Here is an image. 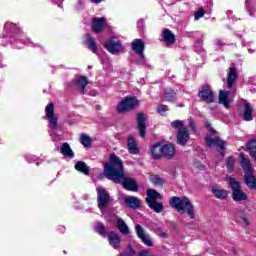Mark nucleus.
Returning <instances> with one entry per match:
<instances>
[{
	"mask_svg": "<svg viewBox=\"0 0 256 256\" xmlns=\"http://www.w3.org/2000/svg\"><path fill=\"white\" fill-rule=\"evenodd\" d=\"M104 173L107 179L114 181V183H122L123 187L127 191H133L137 193L139 186L133 178H124L125 171L123 170V161L115 154H111L109 157V163H104Z\"/></svg>",
	"mask_w": 256,
	"mask_h": 256,
	"instance_id": "obj_1",
	"label": "nucleus"
},
{
	"mask_svg": "<svg viewBox=\"0 0 256 256\" xmlns=\"http://www.w3.org/2000/svg\"><path fill=\"white\" fill-rule=\"evenodd\" d=\"M169 203L170 207L176 209V211H178V213H181V215L187 213L190 219H195V206L191 204L189 198L174 196L170 198Z\"/></svg>",
	"mask_w": 256,
	"mask_h": 256,
	"instance_id": "obj_2",
	"label": "nucleus"
},
{
	"mask_svg": "<svg viewBox=\"0 0 256 256\" xmlns=\"http://www.w3.org/2000/svg\"><path fill=\"white\" fill-rule=\"evenodd\" d=\"M96 191H97L98 207L101 213H105V211L107 210V205H109V203H111L113 199H111V195H109V192H107V190H105V188L101 186L97 187Z\"/></svg>",
	"mask_w": 256,
	"mask_h": 256,
	"instance_id": "obj_3",
	"label": "nucleus"
},
{
	"mask_svg": "<svg viewBox=\"0 0 256 256\" xmlns=\"http://www.w3.org/2000/svg\"><path fill=\"white\" fill-rule=\"evenodd\" d=\"M206 129L211 133V136L206 137L207 147H219V149H225L226 142L219 139L217 132L212 129L211 124H206Z\"/></svg>",
	"mask_w": 256,
	"mask_h": 256,
	"instance_id": "obj_4",
	"label": "nucleus"
},
{
	"mask_svg": "<svg viewBox=\"0 0 256 256\" xmlns=\"http://www.w3.org/2000/svg\"><path fill=\"white\" fill-rule=\"evenodd\" d=\"M228 184L232 189V198L234 201H247V194L241 191V185L235 178H228Z\"/></svg>",
	"mask_w": 256,
	"mask_h": 256,
	"instance_id": "obj_5",
	"label": "nucleus"
},
{
	"mask_svg": "<svg viewBox=\"0 0 256 256\" xmlns=\"http://www.w3.org/2000/svg\"><path fill=\"white\" fill-rule=\"evenodd\" d=\"M135 107H139V100L133 97H126L117 106V111L118 113H125V111H133Z\"/></svg>",
	"mask_w": 256,
	"mask_h": 256,
	"instance_id": "obj_6",
	"label": "nucleus"
},
{
	"mask_svg": "<svg viewBox=\"0 0 256 256\" xmlns=\"http://www.w3.org/2000/svg\"><path fill=\"white\" fill-rule=\"evenodd\" d=\"M105 46L109 53H112V55H118V53L123 51L121 41L115 37L110 38V40L106 42Z\"/></svg>",
	"mask_w": 256,
	"mask_h": 256,
	"instance_id": "obj_7",
	"label": "nucleus"
},
{
	"mask_svg": "<svg viewBox=\"0 0 256 256\" xmlns=\"http://www.w3.org/2000/svg\"><path fill=\"white\" fill-rule=\"evenodd\" d=\"M132 50L137 53L140 57L139 64L140 65H145V55L143 54V51H145V42L141 39H135L132 42Z\"/></svg>",
	"mask_w": 256,
	"mask_h": 256,
	"instance_id": "obj_8",
	"label": "nucleus"
},
{
	"mask_svg": "<svg viewBox=\"0 0 256 256\" xmlns=\"http://www.w3.org/2000/svg\"><path fill=\"white\" fill-rule=\"evenodd\" d=\"M46 117L49 121V127L52 130L57 129V117L55 116V104L50 103L45 108Z\"/></svg>",
	"mask_w": 256,
	"mask_h": 256,
	"instance_id": "obj_9",
	"label": "nucleus"
},
{
	"mask_svg": "<svg viewBox=\"0 0 256 256\" xmlns=\"http://www.w3.org/2000/svg\"><path fill=\"white\" fill-rule=\"evenodd\" d=\"M136 233L137 236L141 239V241L146 245L147 247H153V242L151 241V236L149 234L145 233V229L142 228L141 225H136Z\"/></svg>",
	"mask_w": 256,
	"mask_h": 256,
	"instance_id": "obj_10",
	"label": "nucleus"
},
{
	"mask_svg": "<svg viewBox=\"0 0 256 256\" xmlns=\"http://www.w3.org/2000/svg\"><path fill=\"white\" fill-rule=\"evenodd\" d=\"M137 123H138V131L140 133V136L145 138L146 135V129H147V115L140 112L137 115Z\"/></svg>",
	"mask_w": 256,
	"mask_h": 256,
	"instance_id": "obj_11",
	"label": "nucleus"
},
{
	"mask_svg": "<svg viewBox=\"0 0 256 256\" xmlns=\"http://www.w3.org/2000/svg\"><path fill=\"white\" fill-rule=\"evenodd\" d=\"M199 97H201L205 103H213V101H215V95L209 86H204L200 90Z\"/></svg>",
	"mask_w": 256,
	"mask_h": 256,
	"instance_id": "obj_12",
	"label": "nucleus"
},
{
	"mask_svg": "<svg viewBox=\"0 0 256 256\" xmlns=\"http://www.w3.org/2000/svg\"><path fill=\"white\" fill-rule=\"evenodd\" d=\"M122 199L130 209H139L141 207V200L135 196L124 195Z\"/></svg>",
	"mask_w": 256,
	"mask_h": 256,
	"instance_id": "obj_13",
	"label": "nucleus"
},
{
	"mask_svg": "<svg viewBox=\"0 0 256 256\" xmlns=\"http://www.w3.org/2000/svg\"><path fill=\"white\" fill-rule=\"evenodd\" d=\"M108 243L113 247V249H119L121 247V236L117 234L115 231H111L107 235Z\"/></svg>",
	"mask_w": 256,
	"mask_h": 256,
	"instance_id": "obj_14",
	"label": "nucleus"
},
{
	"mask_svg": "<svg viewBox=\"0 0 256 256\" xmlns=\"http://www.w3.org/2000/svg\"><path fill=\"white\" fill-rule=\"evenodd\" d=\"M187 141H189V130L187 128H181L178 131L177 143L179 145H187Z\"/></svg>",
	"mask_w": 256,
	"mask_h": 256,
	"instance_id": "obj_15",
	"label": "nucleus"
},
{
	"mask_svg": "<svg viewBox=\"0 0 256 256\" xmlns=\"http://www.w3.org/2000/svg\"><path fill=\"white\" fill-rule=\"evenodd\" d=\"M175 156V146L173 144H166L162 146V157L165 159H173Z\"/></svg>",
	"mask_w": 256,
	"mask_h": 256,
	"instance_id": "obj_16",
	"label": "nucleus"
},
{
	"mask_svg": "<svg viewBox=\"0 0 256 256\" xmlns=\"http://www.w3.org/2000/svg\"><path fill=\"white\" fill-rule=\"evenodd\" d=\"M105 18H94L92 21V31L94 33H101L105 27Z\"/></svg>",
	"mask_w": 256,
	"mask_h": 256,
	"instance_id": "obj_17",
	"label": "nucleus"
},
{
	"mask_svg": "<svg viewBox=\"0 0 256 256\" xmlns=\"http://www.w3.org/2000/svg\"><path fill=\"white\" fill-rule=\"evenodd\" d=\"M162 39L167 46L173 45V43H175V34L169 29H164L162 32Z\"/></svg>",
	"mask_w": 256,
	"mask_h": 256,
	"instance_id": "obj_18",
	"label": "nucleus"
},
{
	"mask_svg": "<svg viewBox=\"0 0 256 256\" xmlns=\"http://www.w3.org/2000/svg\"><path fill=\"white\" fill-rule=\"evenodd\" d=\"M229 91L220 90L219 92V103L224 105L226 109H229V105H231V99H229Z\"/></svg>",
	"mask_w": 256,
	"mask_h": 256,
	"instance_id": "obj_19",
	"label": "nucleus"
},
{
	"mask_svg": "<svg viewBox=\"0 0 256 256\" xmlns=\"http://www.w3.org/2000/svg\"><path fill=\"white\" fill-rule=\"evenodd\" d=\"M240 165L241 167L244 169L245 174L247 173H253V171H255L253 169V166H251V160H249V158H246L243 155H240Z\"/></svg>",
	"mask_w": 256,
	"mask_h": 256,
	"instance_id": "obj_20",
	"label": "nucleus"
},
{
	"mask_svg": "<svg viewBox=\"0 0 256 256\" xmlns=\"http://www.w3.org/2000/svg\"><path fill=\"white\" fill-rule=\"evenodd\" d=\"M212 193L213 195H215V197L217 199H221V200H225L227 199L229 193L227 192V190L225 189H222L221 187L219 186H213L212 187Z\"/></svg>",
	"mask_w": 256,
	"mask_h": 256,
	"instance_id": "obj_21",
	"label": "nucleus"
},
{
	"mask_svg": "<svg viewBox=\"0 0 256 256\" xmlns=\"http://www.w3.org/2000/svg\"><path fill=\"white\" fill-rule=\"evenodd\" d=\"M127 147L131 155H137V153H139V147H137V142L133 136L128 137Z\"/></svg>",
	"mask_w": 256,
	"mask_h": 256,
	"instance_id": "obj_22",
	"label": "nucleus"
},
{
	"mask_svg": "<svg viewBox=\"0 0 256 256\" xmlns=\"http://www.w3.org/2000/svg\"><path fill=\"white\" fill-rule=\"evenodd\" d=\"M153 159H161L163 157V146L161 143H156L151 148Z\"/></svg>",
	"mask_w": 256,
	"mask_h": 256,
	"instance_id": "obj_23",
	"label": "nucleus"
},
{
	"mask_svg": "<svg viewBox=\"0 0 256 256\" xmlns=\"http://www.w3.org/2000/svg\"><path fill=\"white\" fill-rule=\"evenodd\" d=\"M89 84V81L87 80V77L85 76H78L75 79V85L82 91V93H85V87Z\"/></svg>",
	"mask_w": 256,
	"mask_h": 256,
	"instance_id": "obj_24",
	"label": "nucleus"
},
{
	"mask_svg": "<svg viewBox=\"0 0 256 256\" xmlns=\"http://www.w3.org/2000/svg\"><path fill=\"white\" fill-rule=\"evenodd\" d=\"M4 31H5V37H11L13 33H16L17 31H19V27H17L16 24L14 23L7 22L4 25Z\"/></svg>",
	"mask_w": 256,
	"mask_h": 256,
	"instance_id": "obj_25",
	"label": "nucleus"
},
{
	"mask_svg": "<svg viewBox=\"0 0 256 256\" xmlns=\"http://www.w3.org/2000/svg\"><path fill=\"white\" fill-rule=\"evenodd\" d=\"M242 117L244 121H253V107H251V104H245Z\"/></svg>",
	"mask_w": 256,
	"mask_h": 256,
	"instance_id": "obj_26",
	"label": "nucleus"
},
{
	"mask_svg": "<svg viewBox=\"0 0 256 256\" xmlns=\"http://www.w3.org/2000/svg\"><path fill=\"white\" fill-rule=\"evenodd\" d=\"M157 199H163V196L153 189L147 191L146 203L157 201Z\"/></svg>",
	"mask_w": 256,
	"mask_h": 256,
	"instance_id": "obj_27",
	"label": "nucleus"
},
{
	"mask_svg": "<svg viewBox=\"0 0 256 256\" xmlns=\"http://www.w3.org/2000/svg\"><path fill=\"white\" fill-rule=\"evenodd\" d=\"M85 43L92 53H97V43L91 34H86Z\"/></svg>",
	"mask_w": 256,
	"mask_h": 256,
	"instance_id": "obj_28",
	"label": "nucleus"
},
{
	"mask_svg": "<svg viewBox=\"0 0 256 256\" xmlns=\"http://www.w3.org/2000/svg\"><path fill=\"white\" fill-rule=\"evenodd\" d=\"M236 79H237V69L232 67L228 72V78H227L228 89H231V87H233V83H235Z\"/></svg>",
	"mask_w": 256,
	"mask_h": 256,
	"instance_id": "obj_29",
	"label": "nucleus"
},
{
	"mask_svg": "<svg viewBox=\"0 0 256 256\" xmlns=\"http://www.w3.org/2000/svg\"><path fill=\"white\" fill-rule=\"evenodd\" d=\"M245 183L250 187V189H255L256 187V179L253 176V172H248L245 174Z\"/></svg>",
	"mask_w": 256,
	"mask_h": 256,
	"instance_id": "obj_30",
	"label": "nucleus"
},
{
	"mask_svg": "<svg viewBox=\"0 0 256 256\" xmlns=\"http://www.w3.org/2000/svg\"><path fill=\"white\" fill-rule=\"evenodd\" d=\"M147 203L150 209H152V211H154L155 213H163V210L165 209V207H163V203L161 202L154 201Z\"/></svg>",
	"mask_w": 256,
	"mask_h": 256,
	"instance_id": "obj_31",
	"label": "nucleus"
},
{
	"mask_svg": "<svg viewBox=\"0 0 256 256\" xmlns=\"http://www.w3.org/2000/svg\"><path fill=\"white\" fill-rule=\"evenodd\" d=\"M62 155H64V157H70L73 158L75 156V154L73 153V150L71 149V146H69L68 143H64L60 149Z\"/></svg>",
	"mask_w": 256,
	"mask_h": 256,
	"instance_id": "obj_32",
	"label": "nucleus"
},
{
	"mask_svg": "<svg viewBox=\"0 0 256 256\" xmlns=\"http://www.w3.org/2000/svg\"><path fill=\"white\" fill-rule=\"evenodd\" d=\"M75 169H76V171H79L80 173H84V175H89V167L83 161H78L75 164Z\"/></svg>",
	"mask_w": 256,
	"mask_h": 256,
	"instance_id": "obj_33",
	"label": "nucleus"
},
{
	"mask_svg": "<svg viewBox=\"0 0 256 256\" xmlns=\"http://www.w3.org/2000/svg\"><path fill=\"white\" fill-rule=\"evenodd\" d=\"M117 226L120 231V233H123V235H129V227L125 223V221L121 218H118L117 220Z\"/></svg>",
	"mask_w": 256,
	"mask_h": 256,
	"instance_id": "obj_34",
	"label": "nucleus"
},
{
	"mask_svg": "<svg viewBox=\"0 0 256 256\" xmlns=\"http://www.w3.org/2000/svg\"><path fill=\"white\" fill-rule=\"evenodd\" d=\"M164 99L172 103L173 101H175V99H177V93H175V91H173L172 89L168 88L165 90Z\"/></svg>",
	"mask_w": 256,
	"mask_h": 256,
	"instance_id": "obj_35",
	"label": "nucleus"
},
{
	"mask_svg": "<svg viewBox=\"0 0 256 256\" xmlns=\"http://www.w3.org/2000/svg\"><path fill=\"white\" fill-rule=\"evenodd\" d=\"M94 229H95L96 233H99V235H101V237H107V231H106L105 225H103V223H101V222L96 223Z\"/></svg>",
	"mask_w": 256,
	"mask_h": 256,
	"instance_id": "obj_36",
	"label": "nucleus"
},
{
	"mask_svg": "<svg viewBox=\"0 0 256 256\" xmlns=\"http://www.w3.org/2000/svg\"><path fill=\"white\" fill-rule=\"evenodd\" d=\"M247 149L251 155V157H253V159H255L256 161V140H252L247 144Z\"/></svg>",
	"mask_w": 256,
	"mask_h": 256,
	"instance_id": "obj_37",
	"label": "nucleus"
},
{
	"mask_svg": "<svg viewBox=\"0 0 256 256\" xmlns=\"http://www.w3.org/2000/svg\"><path fill=\"white\" fill-rule=\"evenodd\" d=\"M150 181L151 183H153V185H156L157 187H161V185H163L164 183V181L158 175H151Z\"/></svg>",
	"mask_w": 256,
	"mask_h": 256,
	"instance_id": "obj_38",
	"label": "nucleus"
},
{
	"mask_svg": "<svg viewBox=\"0 0 256 256\" xmlns=\"http://www.w3.org/2000/svg\"><path fill=\"white\" fill-rule=\"evenodd\" d=\"M80 142L82 145H84V147H89V145H91V138L86 134H82L80 136Z\"/></svg>",
	"mask_w": 256,
	"mask_h": 256,
	"instance_id": "obj_39",
	"label": "nucleus"
},
{
	"mask_svg": "<svg viewBox=\"0 0 256 256\" xmlns=\"http://www.w3.org/2000/svg\"><path fill=\"white\" fill-rule=\"evenodd\" d=\"M204 15H205V10L203 8H200L195 13V16H194L195 21H199V19H201V17H204Z\"/></svg>",
	"mask_w": 256,
	"mask_h": 256,
	"instance_id": "obj_40",
	"label": "nucleus"
},
{
	"mask_svg": "<svg viewBox=\"0 0 256 256\" xmlns=\"http://www.w3.org/2000/svg\"><path fill=\"white\" fill-rule=\"evenodd\" d=\"M171 127L173 129H179V127H183V121L175 120V121L171 122Z\"/></svg>",
	"mask_w": 256,
	"mask_h": 256,
	"instance_id": "obj_41",
	"label": "nucleus"
},
{
	"mask_svg": "<svg viewBox=\"0 0 256 256\" xmlns=\"http://www.w3.org/2000/svg\"><path fill=\"white\" fill-rule=\"evenodd\" d=\"M227 169H233V165H235V159L233 157H229L227 160Z\"/></svg>",
	"mask_w": 256,
	"mask_h": 256,
	"instance_id": "obj_42",
	"label": "nucleus"
},
{
	"mask_svg": "<svg viewBox=\"0 0 256 256\" xmlns=\"http://www.w3.org/2000/svg\"><path fill=\"white\" fill-rule=\"evenodd\" d=\"M132 255H135V251L133 249L129 248L128 252L122 253L119 256H132Z\"/></svg>",
	"mask_w": 256,
	"mask_h": 256,
	"instance_id": "obj_43",
	"label": "nucleus"
},
{
	"mask_svg": "<svg viewBox=\"0 0 256 256\" xmlns=\"http://www.w3.org/2000/svg\"><path fill=\"white\" fill-rule=\"evenodd\" d=\"M138 256H153V254L147 250H142L138 253Z\"/></svg>",
	"mask_w": 256,
	"mask_h": 256,
	"instance_id": "obj_44",
	"label": "nucleus"
},
{
	"mask_svg": "<svg viewBox=\"0 0 256 256\" xmlns=\"http://www.w3.org/2000/svg\"><path fill=\"white\" fill-rule=\"evenodd\" d=\"M158 237H162L163 239H167V237H169V235L165 231L160 230L158 232Z\"/></svg>",
	"mask_w": 256,
	"mask_h": 256,
	"instance_id": "obj_45",
	"label": "nucleus"
},
{
	"mask_svg": "<svg viewBox=\"0 0 256 256\" xmlns=\"http://www.w3.org/2000/svg\"><path fill=\"white\" fill-rule=\"evenodd\" d=\"M157 109H158V113H164V111H167V106L159 105Z\"/></svg>",
	"mask_w": 256,
	"mask_h": 256,
	"instance_id": "obj_46",
	"label": "nucleus"
},
{
	"mask_svg": "<svg viewBox=\"0 0 256 256\" xmlns=\"http://www.w3.org/2000/svg\"><path fill=\"white\" fill-rule=\"evenodd\" d=\"M189 127L192 129V131H195V122H193V119L189 120Z\"/></svg>",
	"mask_w": 256,
	"mask_h": 256,
	"instance_id": "obj_47",
	"label": "nucleus"
},
{
	"mask_svg": "<svg viewBox=\"0 0 256 256\" xmlns=\"http://www.w3.org/2000/svg\"><path fill=\"white\" fill-rule=\"evenodd\" d=\"M251 5H253V0H246L247 9H250Z\"/></svg>",
	"mask_w": 256,
	"mask_h": 256,
	"instance_id": "obj_48",
	"label": "nucleus"
},
{
	"mask_svg": "<svg viewBox=\"0 0 256 256\" xmlns=\"http://www.w3.org/2000/svg\"><path fill=\"white\" fill-rule=\"evenodd\" d=\"M17 39H20V41H24L25 36H24V35H18V36H17Z\"/></svg>",
	"mask_w": 256,
	"mask_h": 256,
	"instance_id": "obj_49",
	"label": "nucleus"
},
{
	"mask_svg": "<svg viewBox=\"0 0 256 256\" xmlns=\"http://www.w3.org/2000/svg\"><path fill=\"white\" fill-rule=\"evenodd\" d=\"M216 45H223V41H221V40H216Z\"/></svg>",
	"mask_w": 256,
	"mask_h": 256,
	"instance_id": "obj_50",
	"label": "nucleus"
},
{
	"mask_svg": "<svg viewBox=\"0 0 256 256\" xmlns=\"http://www.w3.org/2000/svg\"><path fill=\"white\" fill-rule=\"evenodd\" d=\"M242 219H243L245 225H249V220H247V218H242Z\"/></svg>",
	"mask_w": 256,
	"mask_h": 256,
	"instance_id": "obj_51",
	"label": "nucleus"
},
{
	"mask_svg": "<svg viewBox=\"0 0 256 256\" xmlns=\"http://www.w3.org/2000/svg\"><path fill=\"white\" fill-rule=\"evenodd\" d=\"M92 3H101L103 0H91Z\"/></svg>",
	"mask_w": 256,
	"mask_h": 256,
	"instance_id": "obj_52",
	"label": "nucleus"
},
{
	"mask_svg": "<svg viewBox=\"0 0 256 256\" xmlns=\"http://www.w3.org/2000/svg\"><path fill=\"white\" fill-rule=\"evenodd\" d=\"M251 17H255V12H251V10H248Z\"/></svg>",
	"mask_w": 256,
	"mask_h": 256,
	"instance_id": "obj_53",
	"label": "nucleus"
},
{
	"mask_svg": "<svg viewBox=\"0 0 256 256\" xmlns=\"http://www.w3.org/2000/svg\"><path fill=\"white\" fill-rule=\"evenodd\" d=\"M31 157H33V156H32V155H28V156L26 157L27 161H29V159H31Z\"/></svg>",
	"mask_w": 256,
	"mask_h": 256,
	"instance_id": "obj_54",
	"label": "nucleus"
},
{
	"mask_svg": "<svg viewBox=\"0 0 256 256\" xmlns=\"http://www.w3.org/2000/svg\"><path fill=\"white\" fill-rule=\"evenodd\" d=\"M58 7H63V3L58 4Z\"/></svg>",
	"mask_w": 256,
	"mask_h": 256,
	"instance_id": "obj_55",
	"label": "nucleus"
},
{
	"mask_svg": "<svg viewBox=\"0 0 256 256\" xmlns=\"http://www.w3.org/2000/svg\"><path fill=\"white\" fill-rule=\"evenodd\" d=\"M3 67V62L0 61V68Z\"/></svg>",
	"mask_w": 256,
	"mask_h": 256,
	"instance_id": "obj_56",
	"label": "nucleus"
},
{
	"mask_svg": "<svg viewBox=\"0 0 256 256\" xmlns=\"http://www.w3.org/2000/svg\"><path fill=\"white\" fill-rule=\"evenodd\" d=\"M138 23L143 24V20H140Z\"/></svg>",
	"mask_w": 256,
	"mask_h": 256,
	"instance_id": "obj_57",
	"label": "nucleus"
},
{
	"mask_svg": "<svg viewBox=\"0 0 256 256\" xmlns=\"http://www.w3.org/2000/svg\"><path fill=\"white\" fill-rule=\"evenodd\" d=\"M249 53H253V50H249Z\"/></svg>",
	"mask_w": 256,
	"mask_h": 256,
	"instance_id": "obj_58",
	"label": "nucleus"
},
{
	"mask_svg": "<svg viewBox=\"0 0 256 256\" xmlns=\"http://www.w3.org/2000/svg\"><path fill=\"white\" fill-rule=\"evenodd\" d=\"M228 15H231V12H228Z\"/></svg>",
	"mask_w": 256,
	"mask_h": 256,
	"instance_id": "obj_59",
	"label": "nucleus"
}]
</instances>
